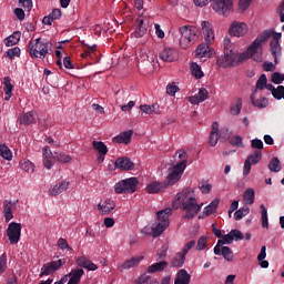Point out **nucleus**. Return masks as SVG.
Returning a JSON list of instances; mask_svg holds the SVG:
<instances>
[{"label": "nucleus", "instance_id": "nucleus-1", "mask_svg": "<svg viewBox=\"0 0 284 284\" xmlns=\"http://www.w3.org/2000/svg\"><path fill=\"white\" fill-rule=\"evenodd\" d=\"M272 37L271 32H263L257 37V39L247 48L246 52L236 53L234 52L232 57L229 59L221 58L220 60V68L226 69L230 67H239L240 63L243 61H247V59L254 57V61L261 63L262 61V53H257V50L262 48V45ZM257 53V54H256Z\"/></svg>", "mask_w": 284, "mask_h": 284}, {"label": "nucleus", "instance_id": "nucleus-2", "mask_svg": "<svg viewBox=\"0 0 284 284\" xmlns=\"http://www.w3.org/2000/svg\"><path fill=\"white\" fill-rule=\"evenodd\" d=\"M175 201H179L183 205V211H185L183 219L192 220L202 210L203 204H197L194 196V191L192 189H185L181 193L176 194Z\"/></svg>", "mask_w": 284, "mask_h": 284}, {"label": "nucleus", "instance_id": "nucleus-3", "mask_svg": "<svg viewBox=\"0 0 284 284\" xmlns=\"http://www.w3.org/2000/svg\"><path fill=\"white\" fill-rule=\"evenodd\" d=\"M201 27L204 33V43L200 44L196 49V55L199 58H211L214 54V50L211 49V43L215 39L213 31V24L209 20H203Z\"/></svg>", "mask_w": 284, "mask_h": 284}, {"label": "nucleus", "instance_id": "nucleus-4", "mask_svg": "<svg viewBox=\"0 0 284 284\" xmlns=\"http://www.w3.org/2000/svg\"><path fill=\"white\" fill-rule=\"evenodd\" d=\"M50 42L41 40L38 38L33 41H30L28 44V52L31 58H40L43 59L49 53Z\"/></svg>", "mask_w": 284, "mask_h": 284}, {"label": "nucleus", "instance_id": "nucleus-5", "mask_svg": "<svg viewBox=\"0 0 284 284\" xmlns=\"http://www.w3.org/2000/svg\"><path fill=\"white\" fill-rule=\"evenodd\" d=\"M179 31L182 36L180 38V45H181L182 49H187L196 42V29H195V27H191L190 24H185L184 27H180Z\"/></svg>", "mask_w": 284, "mask_h": 284}, {"label": "nucleus", "instance_id": "nucleus-6", "mask_svg": "<svg viewBox=\"0 0 284 284\" xmlns=\"http://www.w3.org/2000/svg\"><path fill=\"white\" fill-rule=\"evenodd\" d=\"M212 10L223 17H229L234 10V0H213Z\"/></svg>", "mask_w": 284, "mask_h": 284}, {"label": "nucleus", "instance_id": "nucleus-7", "mask_svg": "<svg viewBox=\"0 0 284 284\" xmlns=\"http://www.w3.org/2000/svg\"><path fill=\"white\" fill-rule=\"evenodd\" d=\"M139 181L136 178H130L118 182L114 185V190L118 194L134 193L138 191Z\"/></svg>", "mask_w": 284, "mask_h": 284}, {"label": "nucleus", "instance_id": "nucleus-8", "mask_svg": "<svg viewBox=\"0 0 284 284\" xmlns=\"http://www.w3.org/2000/svg\"><path fill=\"white\" fill-rule=\"evenodd\" d=\"M196 245L195 241H191L190 243L185 244L181 252L176 253L175 256L171 258L170 265L171 267H182L185 263V256L191 248Z\"/></svg>", "mask_w": 284, "mask_h": 284}, {"label": "nucleus", "instance_id": "nucleus-9", "mask_svg": "<svg viewBox=\"0 0 284 284\" xmlns=\"http://www.w3.org/2000/svg\"><path fill=\"white\" fill-rule=\"evenodd\" d=\"M22 224L10 222L7 227V236L11 245L18 244L21 240Z\"/></svg>", "mask_w": 284, "mask_h": 284}, {"label": "nucleus", "instance_id": "nucleus-10", "mask_svg": "<svg viewBox=\"0 0 284 284\" xmlns=\"http://www.w3.org/2000/svg\"><path fill=\"white\" fill-rule=\"evenodd\" d=\"M262 160V151L255 150L254 153L247 155L244 162L243 175L247 176L251 172L252 165H256Z\"/></svg>", "mask_w": 284, "mask_h": 284}, {"label": "nucleus", "instance_id": "nucleus-11", "mask_svg": "<svg viewBox=\"0 0 284 284\" xmlns=\"http://www.w3.org/2000/svg\"><path fill=\"white\" fill-rule=\"evenodd\" d=\"M64 263L65 260H58L43 264L39 277L42 278L43 276L54 274L55 272H58V270H60V267H62V265H64Z\"/></svg>", "mask_w": 284, "mask_h": 284}, {"label": "nucleus", "instance_id": "nucleus-12", "mask_svg": "<svg viewBox=\"0 0 284 284\" xmlns=\"http://www.w3.org/2000/svg\"><path fill=\"white\" fill-rule=\"evenodd\" d=\"M247 32V27L244 24V22L234 21L232 22L229 33L230 36L241 38Z\"/></svg>", "mask_w": 284, "mask_h": 284}, {"label": "nucleus", "instance_id": "nucleus-13", "mask_svg": "<svg viewBox=\"0 0 284 284\" xmlns=\"http://www.w3.org/2000/svg\"><path fill=\"white\" fill-rule=\"evenodd\" d=\"M115 209V203L111 199L101 200L98 204V211L99 213L104 215H110V213Z\"/></svg>", "mask_w": 284, "mask_h": 284}, {"label": "nucleus", "instance_id": "nucleus-14", "mask_svg": "<svg viewBox=\"0 0 284 284\" xmlns=\"http://www.w3.org/2000/svg\"><path fill=\"white\" fill-rule=\"evenodd\" d=\"M115 169H120L122 171H132L135 166L134 162L128 156L118 158L114 162Z\"/></svg>", "mask_w": 284, "mask_h": 284}, {"label": "nucleus", "instance_id": "nucleus-15", "mask_svg": "<svg viewBox=\"0 0 284 284\" xmlns=\"http://www.w3.org/2000/svg\"><path fill=\"white\" fill-rule=\"evenodd\" d=\"M224 54L220 55L216 58V65L219 68H221V59L225 58V59H230L232 57V54H234V44L232 43V41L227 38L224 39Z\"/></svg>", "mask_w": 284, "mask_h": 284}, {"label": "nucleus", "instance_id": "nucleus-16", "mask_svg": "<svg viewBox=\"0 0 284 284\" xmlns=\"http://www.w3.org/2000/svg\"><path fill=\"white\" fill-rule=\"evenodd\" d=\"M37 119H39V115L37 114L36 111H29L24 114H21L19 116V122L22 125L29 126L31 124L37 123Z\"/></svg>", "mask_w": 284, "mask_h": 284}, {"label": "nucleus", "instance_id": "nucleus-17", "mask_svg": "<svg viewBox=\"0 0 284 284\" xmlns=\"http://www.w3.org/2000/svg\"><path fill=\"white\" fill-rule=\"evenodd\" d=\"M184 171L185 170H183V169H178L176 165L173 166L172 172L168 175L166 181L164 182L166 187L169 185H174L181 179Z\"/></svg>", "mask_w": 284, "mask_h": 284}, {"label": "nucleus", "instance_id": "nucleus-18", "mask_svg": "<svg viewBox=\"0 0 284 284\" xmlns=\"http://www.w3.org/2000/svg\"><path fill=\"white\" fill-rule=\"evenodd\" d=\"M84 274L85 272L83 268H73L65 277H70L68 282L69 284H80Z\"/></svg>", "mask_w": 284, "mask_h": 284}, {"label": "nucleus", "instance_id": "nucleus-19", "mask_svg": "<svg viewBox=\"0 0 284 284\" xmlns=\"http://www.w3.org/2000/svg\"><path fill=\"white\" fill-rule=\"evenodd\" d=\"M222 240H219L216 245L213 248V253L215 255H220L221 254V246L224 244H232L234 242L233 235H232V231H230V233H227L226 235H222L221 237Z\"/></svg>", "mask_w": 284, "mask_h": 284}, {"label": "nucleus", "instance_id": "nucleus-20", "mask_svg": "<svg viewBox=\"0 0 284 284\" xmlns=\"http://www.w3.org/2000/svg\"><path fill=\"white\" fill-rule=\"evenodd\" d=\"M132 135H133V131L129 130V131H124L122 133H120L119 135L112 138V142L113 143H118V144H130L131 140H132Z\"/></svg>", "mask_w": 284, "mask_h": 284}, {"label": "nucleus", "instance_id": "nucleus-21", "mask_svg": "<svg viewBox=\"0 0 284 284\" xmlns=\"http://www.w3.org/2000/svg\"><path fill=\"white\" fill-rule=\"evenodd\" d=\"M219 130H220V124L217 122H213L212 129L209 135V145L212 148H215L219 143Z\"/></svg>", "mask_w": 284, "mask_h": 284}, {"label": "nucleus", "instance_id": "nucleus-22", "mask_svg": "<svg viewBox=\"0 0 284 284\" xmlns=\"http://www.w3.org/2000/svg\"><path fill=\"white\" fill-rule=\"evenodd\" d=\"M209 99V91L206 88H201L199 93H196V95H191V98H189V101L192 104H200L204 101H206Z\"/></svg>", "mask_w": 284, "mask_h": 284}, {"label": "nucleus", "instance_id": "nucleus-23", "mask_svg": "<svg viewBox=\"0 0 284 284\" xmlns=\"http://www.w3.org/2000/svg\"><path fill=\"white\" fill-rule=\"evenodd\" d=\"M169 265L170 264L166 261L153 263L152 265L148 266L146 273L148 274L162 273V272H164V270H166L169 267Z\"/></svg>", "mask_w": 284, "mask_h": 284}, {"label": "nucleus", "instance_id": "nucleus-24", "mask_svg": "<svg viewBox=\"0 0 284 284\" xmlns=\"http://www.w3.org/2000/svg\"><path fill=\"white\" fill-rule=\"evenodd\" d=\"M159 57H160L161 61L172 63V61H176L178 53L174 49L165 48L163 51L160 52Z\"/></svg>", "mask_w": 284, "mask_h": 284}, {"label": "nucleus", "instance_id": "nucleus-25", "mask_svg": "<svg viewBox=\"0 0 284 284\" xmlns=\"http://www.w3.org/2000/svg\"><path fill=\"white\" fill-rule=\"evenodd\" d=\"M13 207L14 204H12V201L4 200V202L2 203V213H4V222L9 223L11 220H13Z\"/></svg>", "mask_w": 284, "mask_h": 284}, {"label": "nucleus", "instance_id": "nucleus-26", "mask_svg": "<svg viewBox=\"0 0 284 284\" xmlns=\"http://www.w3.org/2000/svg\"><path fill=\"white\" fill-rule=\"evenodd\" d=\"M70 182L60 181L58 182L50 191V196H59L60 193L67 191L69 189Z\"/></svg>", "mask_w": 284, "mask_h": 284}, {"label": "nucleus", "instance_id": "nucleus-27", "mask_svg": "<svg viewBox=\"0 0 284 284\" xmlns=\"http://www.w3.org/2000/svg\"><path fill=\"white\" fill-rule=\"evenodd\" d=\"M257 89L254 90V92L251 95V101L254 106H257L258 109H264L268 105L267 98H257Z\"/></svg>", "mask_w": 284, "mask_h": 284}, {"label": "nucleus", "instance_id": "nucleus-28", "mask_svg": "<svg viewBox=\"0 0 284 284\" xmlns=\"http://www.w3.org/2000/svg\"><path fill=\"white\" fill-rule=\"evenodd\" d=\"M169 226H170V221H164V222L158 221L156 225L152 227V236L154 239L159 237L166 231Z\"/></svg>", "mask_w": 284, "mask_h": 284}, {"label": "nucleus", "instance_id": "nucleus-29", "mask_svg": "<svg viewBox=\"0 0 284 284\" xmlns=\"http://www.w3.org/2000/svg\"><path fill=\"white\" fill-rule=\"evenodd\" d=\"M191 274L185 268H181L175 276L174 284H190Z\"/></svg>", "mask_w": 284, "mask_h": 284}, {"label": "nucleus", "instance_id": "nucleus-30", "mask_svg": "<svg viewBox=\"0 0 284 284\" xmlns=\"http://www.w3.org/2000/svg\"><path fill=\"white\" fill-rule=\"evenodd\" d=\"M166 187L165 182H153L146 185V192L150 194H156L164 191Z\"/></svg>", "mask_w": 284, "mask_h": 284}, {"label": "nucleus", "instance_id": "nucleus-31", "mask_svg": "<svg viewBox=\"0 0 284 284\" xmlns=\"http://www.w3.org/2000/svg\"><path fill=\"white\" fill-rule=\"evenodd\" d=\"M144 258V256H135L130 260H126L120 267L119 271L123 272V270H131L132 267H136L139 263Z\"/></svg>", "mask_w": 284, "mask_h": 284}, {"label": "nucleus", "instance_id": "nucleus-32", "mask_svg": "<svg viewBox=\"0 0 284 284\" xmlns=\"http://www.w3.org/2000/svg\"><path fill=\"white\" fill-rule=\"evenodd\" d=\"M175 155H178V158L180 160V162H178V164H175L176 169H181V170L185 171L186 165H187L189 154L184 150H178Z\"/></svg>", "mask_w": 284, "mask_h": 284}, {"label": "nucleus", "instance_id": "nucleus-33", "mask_svg": "<svg viewBox=\"0 0 284 284\" xmlns=\"http://www.w3.org/2000/svg\"><path fill=\"white\" fill-rule=\"evenodd\" d=\"M2 84H4V101H9L12 97V91H13V84L11 83V78L10 77H4Z\"/></svg>", "mask_w": 284, "mask_h": 284}, {"label": "nucleus", "instance_id": "nucleus-34", "mask_svg": "<svg viewBox=\"0 0 284 284\" xmlns=\"http://www.w3.org/2000/svg\"><path fill=\"white\" fill-rule=\"evenodd\" d=\"M148 32V27L144 24V20L138 18V27H135V32L133 33L135 38H143Z\"/></svg>", "mask_w": 284, "mask_h": 284}, {"label": "nucleus", "instance_id": "nucleus-35", "mask_svg": "<svg viewBox=\"0 0 284 284\" xmlns=\"http://www.w3.org/2000/svg\"><path fill=\"white\" fill-rule=\"evenodd\" d=\"M172 215V209L166 207L164 210L156 212L158 222H170V216Z\"/></svg>", "mask_w": 284, "mask_h": 284}, {"label": "nucleus", "instance_id": "nucleus-36", "mask_svg": "<svg viewBox=\"0 0 284 284\" xmlns=\"http://www.w3.org/2000/svg\"><path fill=\"white\" fill-rule=\"evenodd\" d=\"M243 201L245 205H253L255 201V192L253 189L245 190L243 194Z\"/></svg>", "mask_w": 284, "mask_h": 284}, {"label": "nucleus", "instance_id": "nucleus-37", "mask_svg": "<svg viewBox=\"0 0 284 284\" xmlns=\"http://www.w3.org/2000/svg\"><path fill=\"white\" fill-rule=\"evenodd\" d=\"M21 39V32H14L11 36H9L7 39H4V45L12 47L19 43Z\"/></svg>", "mask_w": 284, "mask_h": 284}, {"label": "nucleus", "instance_id": "nucleus-38", "mask_svg": "<svg viewBox=\"0 0 284 284\" xmlns=\"http://www.w3.org/2000/svg\"><path fill=\"white\" fill-rule=\"evenodd\" d=\"M222 255L224 260H226L227 262H233L234 261V253L231 250V247L229 246H220V254Z\"/></svg>", "mask_w": 284, "mask_h": 284}, {"label": "nucleus", "instance_id": "nucleus-39", "mask_svg": "<svg viewBox=\"0 0 284 284\" xmlns=\"http://www.w3.org/2000/svg\"><path fill=\"white\" fill-rule=\"evenodd\" d=\"M0 156L7 161H11L13 158L12 151L6 144H0Z\"/></svg>", "mask_w": 284, "mask_h": 284}, {"label": "nucleus", "instance_id": "nucleus-40", "mask_svg": "<svg viewBox=\"0 0 284 284\" xmlns=\"http://www.w3.org/2000/svg\"><path fill=\"white\" fill-rule=\"evenodd\" d=\"M268 169L273 173H277L282 170L281 161L277 156H273V159H271V162L268 164Z\"/></svg>", "mask_w": 284, "mask_h": 284}, {"label": "nucleus", "instance_id": "nucleus-41", "mask_svg": "<svg viewBox=\"0 0 284 284\" xmlns=\"http://www.w3.org/2000/svg\"><path fill=\"white\" fill-rule=\"evenodd\" d=\"M92 146L100 154H103V155L108 154V145H105V143H103L102 141H93Z\"/></svg>", "mask_w": 284, "mask_h": 284}, {"label": "nucleus", "instance_id": "nucleus-42", "mask_svg": "<svg viewBox=\"0 0 284 284\" xmlns=\"http://www.w3.org/2000/svg\"><path fill=\"white\" fill-rule=\"evenodd\" d=\"M248 213H250V207L247 205H244L243 207H241L237 211H235L234 220L235 221H241V220H243V217L248 215Z\"/></svg>", "mask_w": 284, "mask_h": 284}, {"label": "nucleus", "instance_id": "nucleus-43", "mask_svg": "<svg viewBox=\"0 0 284 284\" xmlns=\"http://www.w3.org/2000/svg\"><path fill=\"white\" fill-rule=\"evenodd\" d=\"M242 109H243V101L241 100V98H239L236 102L231 105L230 112L232 115H240Z\"/></svg>", "mask_w": 284, "mask_h": 284}, {"label": "nucleus", "instance_id": "nucleus-44", "mask_svg": "<svg viewBox=\"0 0 284 284\" xmlns=\"http://www.w3.org/2000/svg\"><path fill=\"white\" fill-rule=\"evenodd\" d=\"M191 71H192V74L195 77V79L200 80L204 77V73H203L201 67L196 62L192 63Z\"/></svg>", "mask_w": 284, "mask_h": 284}, {"label": "nucleus", "instance_id": "nucleus-45", "mask_svg": "<svg viewBox=\"0 0 284 284\" xmlns=\"http://www.w3.org/2000/svg\"><path fill=\"white\" fill-rule=\"evenodd\" d=\"M20 169L28 173H32L34 172V164L33 162H30V160H23L20 162Z\"/></svg>", "mask_w": 284, "mask_h": 284}, {"label": "nucleus", "instance_id": "nucleus-46", "mask_svg": "<svg viewBox=\"0 0 284 284\" xmlns=\"http://www.w3.org/2000/svg\"><path fill=\"white\" fill-rule=\"evenodd\" d=\"M281 51V45L278 41H271V53L275 58V63H278L277 53Z\"/></svg>", "mask_w": 284, "mask_h": 284}, {"label": "nucleus", "instance_id": "nucleus-47", "mask_svg": "<svg viewBox=\"0 0 284 284\" xmlns=\"http://www.w3.org/2000/svg\"><path fill=\"white\" fill-rule=\"evenodd\" d=\"M55 158L60 163H64V164L69 163L72 160V156L64 152H55Z\"/></svg>", "mask_w": 284, "mask_h": 284}, {"label": "nucleus", "instance_id": "nucleus-48", "mask_svg": "<svg viewBox=\"0 0 284 284\" xmlns=\"http://www.w3.org/2000/svg\"><path fill=\"white\" fill-rule=\"evenodd\" d=\"M6 55L10 59L13 60L16 57L21 55V49L19 47H14L12 49H8L6 52Z\"/></svg>", "mask_w": 284, "mask_h": 284}, {"label": "nucleus", "instance_id": "nucleus-49", "mask_svg": "<svg viewBox=\"0 0 284 284\" xmlns=\"http://www.w3.org/2000/svg\"><path fill=\"white\" fill-rule=\"evenodd\" d=\"M262 211V225L264 229H268V215H267V209L264 204H261L260 206Z\"/></svg>", "mask_w": 284, "mask_h": 284}, {"label": "nucleus", "instance_id": "nucleus-50", "mask_svg": "<svg viewBox=\"0 0 284 284\" xmlns=\"http://www.w3.org/2000/svg\"><path fill=\"white\" fill-rule=\"evenodd\" d=\"M271 82L273 84H282L284 82V74L281 72H273V75H271Z\"/></svg>", "mask_w": 284, "mask_h": 284}, {"label": "nucleus", "instance_id": "nucleus-51", "mask_svg": "<svg viewBox=\"0 0 284 284\" xmlns=\"http://www.w3.org/2000/svg\"><path fill=\"white\" fill-rule=\"evenodd\" d=\"M91 260H89L88 257L85 256H79L75 258V264L79 266V267H83L84 270H87L89 263H90Z\"/></svg>", "mask_w": 284, "mask_h": 284}, {"label": "nucleus", "instance_id": "nucleus-52", "mask_svg": "<svg viewBox=\"0 0 284 284\" xmlns=\"http://www.w3.org/2000/svg\"><path fill=\"white\" fill-rule=\"evenodd\" d=\"M266 84H267V77L266 74H262L256 82V90H261V91L264 90L266 88Z\"/></svg>", "mask_w": 284, "mask_h": 284}, {"label": "nucleus", "instance_id": "nucleus-53", "mask_svg": "<svg viewBox=\"0 0 284 284\" xmlns=\"http://www.w3.org/2000/svg\"><path fill=\"white\" fill-rule=\"evenodd\" d=\"M283 97H284V85H277V88H275V91H273V98L280 101L283 99Z\"/></svg>", "mask_w": 284, "mask_h": 284}, {"label": "nucleus", "instance_id": "nucleus-54", "mask_svg": "<svg viewBox=\"0 0 284 284\" xmlns=\"http://www.w3.org/2000/svg\"><path fill=\"white\" fill-rule=\"evenodd\" d=\"M230 144L236 148H244L243 138H241L240 135L233 136L230 139Z\"/></svg>", "mask_w": 284, "mask_h": 284}, {"label": "nucleus", "instance_id": "nucleus-55", "mask_svg": "<svg viewBox=\"0 0 284 284\" xmlns=\"http://www.w3.org/2000/svg\"><path fill=\"white\" fill-rule=\"evenodd\" d=\"M251 148L261 152V150L264 149L263 141L260 140V139L252 140L251 141Z\"/></svg>", "mask_w": 284, "mask_h": 284}, {"label": "nucleus", "instance_id": "nucleus-56", "mask_svg": "<svg viewBox=\"0 0 284 284\" xmlns=\"http://www.w3.org/2000/svg\"><path fill=\"white\" fill-rule=\"evenodd\" d=\"M168 251H169V247L163 245L162 248H160L158 252H156V257L159 261L161 260H165L166 256H168Z\"/></svg>", "mask_w": 284, "mask_h": 284}, {"label": "nucleus", "instance_id": "nucleus-57", "mask_svg": "<svg viewBox=\"0 0 284 284\" xmlns=\"http://www.w3.org/2000/svg\"><path fill=\"white\" fill-rule=\"evenodd\" d=\"M158 106H159L158 104H153L152 106H150V105H140V110H142L146 114H152V113H154V111Z\"/></svg>", "mask_w": 284, "mask_h": 284}, {"label": "nucleus", "instance_id": "nucleus-58", "mask_svg": "<svg viewBox=\"0 0 284 284\" xmlns=\"http://www.w3.org/2000/svg\"><path fill=\"white\" fill-rule=\"evenodd\" d=\"M7 270V254L0 256V275H2Z\"/></svg>", "mask_w": 284, "mask_h": 284}, {"label": "nucleus", "instance_id": "nucleus-59", "mask_svg": "<svg viewBox=\"0 0 284 284\" xmlns=\"http://www.w3.org/2000/svg\"><path fill=\"white\" fill-rule=\"evenodd\" d=\"M231 234H232V237H233V241H242L244 239V235L241 231H239V229H233L231 231Z\"/></svg>", "mask_w": 284, "mask_h": 284}, {"label": "nucleus", "instance_id": "nucleus-60", "mask_svg": "<svg viewBox=\"0 0 284 284\" xmlns=\"http://www.w3.org/2000/svg\"><path fill=\"white\" fill-rule=\"evenodd\" d=\"M97 51V45L94 47H88L83 53H81L82 58H88V57H92V54Z\"/></svg>", "mask_w": 284, "mask_h": 284}, {"label": "nucleus", "instance_id": "nucleus-61", "mask_svg": "<svg viewBox=\"0 0 284 284\" xmlns=\"http://www.w3.org/2000/svg\"><path fill=\"white\" fill-rule=\"evenodd\" d=\"M252 0H240L239 8L241 11H246L251 6Z\"/></svg>", "mask_w": 284, "mask_h": 284}, {"label": "nucleus", "instance_id": "nucleus-62", "mask_svg": "<svg viewBox=\"0 0 284 284\" xmlns=\"http://www.w3.org/2000/svg\"><path fill=\"white\" fill-rule=\"evenodd\" d=\"M206 245H207V239L204 237V236H202V237L199 240V242H197L196 250H197V251H203V250H205Z\"/></svg>", "mask_w": 284, "mask_h": 284}, {"label": "nucleus", "instance_id": "nucleus-63", "mask_svg": "<svg viewBox=\"0 0 284 284\" xmlns=\"http://www.w3.org/2000/svg\"><path fill=\"white\" fill-rule=\"evenodd\" d=\"M58 246H59L61 250L72 251V248L70 247L68 241L64 240V239H60V240L58 241Z\"/></svg>", "mask_w": 284, "mask_h": 284}, {"label": "nucleus", "instance_id": "nucleus-64", "mask_svg": "<svg viewBox=\"0 0 284 284\" xmlns=\"http://www.w3.org/2000/svg\"><path fill=\"white\" fill-rule=\"evenodd\" d=\"M63 65L67 70H74V64L72 63L71 61V58L70 57H65L63 59Z\"/></svg>", "mask_w": 284, "mask_h": 284}]
</instances>
